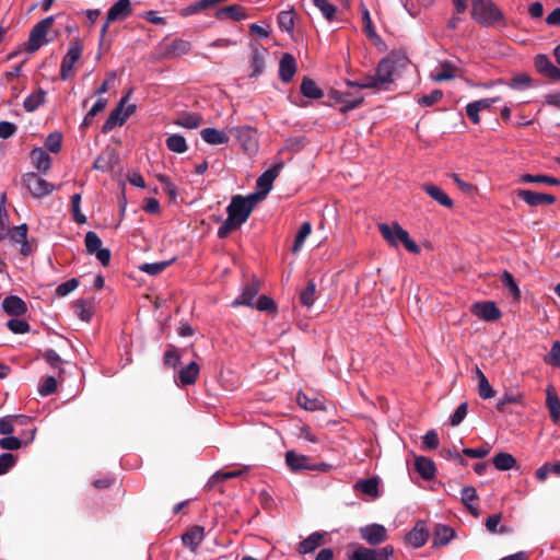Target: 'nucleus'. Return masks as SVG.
<instances>
[{
	"label": "nucleus",
	"mask_w": 560,
	"mask_h": 560,
	"mask_svg": "<svg viewBox=\"0 0 560 560\" xmlns=\"http://www.w3.org/2000/svg\"><path fill=\"white\" fill-rule=\"evenodd\" d=\"M258 202V194H249L247 196H233L230 205L226 207L228 218L218 229V237L225 238L233 231L240 229L247 221Z\"/></svg>",
	"instance_id": "nucleus-1"
},
{
	"label": "nucleus",
	"mask_w": 560,
	"mask_h": 560,
	"mask_svg": "<svg viewBox=\"0 0 560 560\" xmlns=\"http://www.w3.org/2000/svg\"><path fill=\"white\" fill-rule=\"evenodd\" d=\"M377 229L389 246L397 248L400 244H402L409 253H420L419 245L410 238L408 231L402 229L399 223H378Z\"/></svg>",
	"instance_id": "nucleus-2"
},
{
	"label": "nucleus",
	"mask_w": 560,
	"mask_h": 560,
	"mask_svg": "<svg viewBox=\"0 0 560 560\" xmlns=\"http://www.w3.org/2000/svg\"><path fill=\"white\" fill-rule=\"evenodd\" d=\"M471 18L482 26L504 25V15L492 0H472Z\"/></svg>",
	"instance_id": "nucleus-3"
},
{
	"label": "nucleus",
	"mask_w": 560,
	"mask_h": 560,
	"mask_svg": "<svg viewBox=\"0 0 560 560\" xmlns=\"http://www.w3.org/2000/svg\"><path fill=\"white\" fill-rule=\"evenodd\" d=\"M131 91H129L117 104V106L110 112L109 116L105 120L102 131L107 133L117 126H122L125 121L135 113L136 105L130 104L125 108L127 100L130 97Z\"/></svg>",
	"instance_id": "nucleus-4"
},
{
	"label": "nucleus",
	"mask_w": 560,
	"mask_h": 560,
	"mask_svg": "<svg viewBox=\"0 0 560 560\" xmlns=\"http://www.w3.org/2000/svg\"><path fill=\"white\" fill-rule=\"evenodd\" d=\"M55 19L54 16H47L36 23L33 28L31 30L30 37H28V44L26 50L28 52H35L38 50L42 46L48 43L47 39V33L51 25L54 24Z\"/></svg>",
	"instance_id": "nucleus-5"
},
{
	"label": "nucleus",
	"mask_w": 560,
	"mask_h": 560,
	"mask_svg": "<svg viewBox=\"0 0 560 560\" xmlns=\"http://www.w3.org/2000/svg\"><path fill=\"white\" fill-rule=\"evenodd\" d=\"M132 13L131 1L130 0H118L115 2L106 14L105 23L101 28V38H104L109 24L116 21H124Z\"/></svg>",
	"instance_id": "nucleus-6"
},
{
	"label": "nucleus",
	"mask_w": 560,
	"mask_h": 560,
	"mask_svg": "<svg viewBox=\"0 0 560 560\" xmlns=\"http://www.w3.org/2000/svg\"><path fill=\"white\" fill-rule=\"evenodd\" d=\"M84 243L89 255H95L96 259L100 260L103 266L109 264L110 250L102 247V240L95 232L89 231L85 234Z\"/></svg>",
	"instance_id": "nucleus-7"
},
{
	"label": "nucleus",
	"mask_w": 560,
	"mask_h": 560,
	"mask_svg": "<svg viewBox=\"0 0 560 560\" xmlns=\"http://www.w3.org/2000/svg\"><path fill=\"white\" fill-rule=\"evenodd\" d=\"M83 47L79 42L70 43L60 66V78L66 81L72 75L74 63L81 58Z\"/></svg>",
	"instance_id": "nucleus-8"
},
{
	"label": "nucleus",
	"mask_w": 560,
	"mask_h": 560,
	"mask_svg": "<svg viewBox=\"0 0 560 560\" xmlns=\"http://www.w3.org/2000/svg\"><path fill=\"white\" fill-rule=\"evenodd\" d=\"M23 183L30 194L36 198L49 195L54 190V185L48 183L35 173H27L23 177Z\"/></svg>",
	"instance_id": "nucleus-9"
},
{
	"label": "nucleus",
	"mask_w": 560,
	"mask_h": 560,
	"mask_svg": "<svg viewBox=\"0 0 560 560\" xmlns=\"http://www.w3.org/2000/svg\"><path fill=\"white\" fill-rule=\"evenodd\" d=\"M285 464L294 472L302 470H325L327 467L326 464L312 465L307 456L298 454L294 451H288L285 453Z\"/></svg>",
	"instance_id": "nucleus-10"
},
{
	"label": "nucleus",
	"mask_w": 560,
	"mask_h": 560,
	"mask_svg": "<svg viewBox=\"0 0 560 560\" xmlns=\"http://www.w3.org/2000/svg\"><path fill=\"white\" fill-rule=\"evenodd\" d=\"M393 552L394 548L392 546H385L378 549L360 547L354 550L349 560H389Z\"/></svg>",
	"instance_id": "nucleus-11"
},
{
	"label": "nucleus",
	"mask_w": 560,
	"mask_h": 560,
	"mask_svg": "<svg viewBox=\"0 0 560 560\" xmlns=\"http://www.w3.org/2000/svg\"><path fill=\"white\" fill-rule=\"evenodd\" d=\"M282 164L279 163L271 168L265 171L256 180V187L259 195V201L262 200L267 194L271 190L275 179L279 176Z\"/></svg>",
	"instance_id": "nucleus-12"
},
{
	"label": "nucleus",
	"mask_w": 560,
	"mask_h": 560,
	"mask_svg": "<svg viewBox=\"0 0 560 560\" xmlns=\"http://www.w3.org/2000/svg\"><path fill=\"white\" fill-rule=\"evenodd\" d=\"M260 291V281L256 278H253L248 283H246L241 294L237 299L232 302V306L246 305L254 307L255 298Z\"/></svg>",
	"instance_id": "nucleus-13"
},
{
	"label": "nucleus",
	"mask_w": 560,
	"mask_h": 560,
	"mask_svg": "<svg viewBox=\"0 0 560 560\" xmlns=\"http://www.w3.org/2000/svg\"><path fill=\"white\" fill-rule=\"evenodd\" d=\"M396 69V62L394 60V56L389 55L385 58H383L377 67H376V73L374 77L376 78L380 86L383 84L392 83L393 82V74Z\"/></svg>",
	"instance_id": "nucleus-14"
},
{
	"label": "nucleus",
	"mask_w": 560,
	"mask_h": 560,
	"mask_svg": "<svg viewBox=\"0 0 560 560\" xmlns=\"http://www.w3.org/2000/svg\"><path fill=\"white\" fill-rule=\"evenodd\" d=\"M471 313L487 322H493L501 317V311L494 302H477L471 306Z\"/></svg>",
	"instance_id": "nucleus-15"
},
{
	"label": "nucleus",
	"mask_w": 560,
	"mask_h": 560,
	"mask_svg": "<svg viewBox=\"0 0 560 560\" xmlns=\"http://www.w3.org/2000/svg\"><path fill=\"white\" fill-rule=\"evenodd\" d=\"M360 535L370 545H378L387 539V530L381 524L361 527Z\"/></svg>",
	"instance_id": "nucleus-16"
},
{
	"label": "nucleus",
	"mask_w": 560,
	"mask_h": 560,
	"mask_svg": "<svg viewBox=\"0 0 560 560\" xmlns=\"http://www.w3.org/2000/svg\"><path fill=\"white\" fill-rule=\"evenodd\" d=\"M517 196L530 207L552 205L556 202V197L553 195L536 192L526 189L518 190Z\"/></svg>",
	"instance_id": "nucleus-17"
},
{
	"label": "nucleus",
	"mask_w": 560,
	"mask_h": 560,
	"mask_svg": "<svg viewBox=\"0 0 560 560\" xmlns=\"http://www.w3.org/2000/svg\"><path fill=\"white\" fill-rule=\"evenodd\" d=\"M268 55V50L260 45L252 46V59L250 68L252 72L249 77L255 78L260 75L265 70V59Z\"/></svg>",
	"instance_id": "nucleus-18"
},
{
	"label": "nucleus",
	"mask_w": 560,
	"mask_h": 560,
	"mask_svg": "<svg viewBox=\"0 0 560 560\" xmlns=\"http://www.w3.org/2000/svg\"><path fill=\"white\" fill-rule=\"evenodd\" d=\"M429 538V530L423 521L418 522L415 527L407 534L406 541L413 548L422 547Z\"/></svg>",
	"instance_id": "nucleus-19"
},
{
	"label": "nucleus",
	"mask_w": 560,
	"mask_h": 560,
	"mask_svg": "<svg viewBox=\"0 0 560 560\" xmlns=\"http://www.w3.org/2000/svg\"><path fill=\"white\" fill-rule=\"evenodd\" d=\"M535 67L538 72L551 80H560V69L556 67L546 55H537Z\"/></svg>",
	"instance_id": "nucleus-20"
},
{
	"label": "nucleus",
	"mask_w": 560,
	"mask_h": 560,
	"mask_svg": "<svg viewBox=\"0 0 560 560\" xmlns=\"http://www.w3.org/2000/svg\"><path fill=\"white\" fill-rule=\"evenodd\" d=\"M296 72V60L291 54H283L279 62V77L282 82H290Z\"/></svg>",
	"instance_id": "nucleus-21"
},
{
	"label": "nucleus",
	"mask_w": 560,
	"mask_h": 560,
	"mask_svg": "<svg viewBox=\"0 0 560 560\" xmlns=\"http://www.w3.org/2000/svg\"><path fill=\"white\" fill-rule=\"evenodd\" d=\"M118 161V155L114 149L107 148L94 161L93 168L101 172L112 171L115 163Z\"/></svg>",
	"instance_id": "nucleus-22"
},
{
	"label": "nucleus",
	"mask_w": 560,
	"mask_h": 560,
	"mask_svg": "<svg viewBox=\"0 0 560 560\" xmlns=\"http://www.w3.org/2000/svg\"><path fill=\"white\" fill-rule=\"evenodd\" d=\"M203 538L205 528L201 526H194L182 536V541L190 551L196 552Z\"/></svg>",
	"instance_id": "nucleus-23"
},
{
	"label": "nucleus",
	"mask_w": 560,
	"mask_h": 560,
	"mask_svg": "<svg viewBox=\"0 0 560 560\" xmlns=\"http://www.w3.org/2000/svg\"><path fill=\"white\" fill-rule=\"evenodd\" d=\"M2 308L9 315L20 316L27 312L26 303L16 295H10L2 301Z\"/></svg>",
	"instance_id": "nucleus-24"
},
{
	"label": "nucleus",
	"mask_w": 560,
	"mask_h": 560,
	"mask_svg": "<svg viewBox=\"0 0 560 560\" xmlns=\"http://www.w3.org/2000/svg\"><path fill=\"white\" fill-rule=\"evenodd\" d=\"M31 160L34 167L40 172L46 173L51 165V158L43 148H35L31 152Z\"/></svg>",
	"instance_id": "nucleus-25"
},
{
	"label": "nucleus",
	"mask_w": 560,
	"mask_h": 560,
	"mask_svg": "<svg viewBox=\"0 0 560 560\" xmlns=\"http://www.w3.org/2000/svg\"><path fill=\"white\" fill-rule=\"evenodd\" d=\"M200 373V368L198 363L190 362L186 366H183L178 371V381L182 386H188L196 383Z\"/></svg>",
	"instance_id": "nucleus-26"
},
{
	"label": "nucleus",
	"mask_w": 560,
	"mask_h": 560,
	"mask_svg": "<svg viewBox=\"0 0 560 560\" xmlns=\"http://www.w3.org/2000/svg\"><path fill=\"white\" fill-rule=\"evenodd\" d=\"M455 536V530L446 525L438 524L434 527L432 544L434 547L446 546Z\"/></svg>",
	"instance_id": "nucleus-27"
},
{
	"label": "nucleus",
	"mask_w": 560,
	"mask_h": 560,
	"mask_svg": "<svg viewBox=\"0 0 560 560\" xmlns=\"http://www.w3.org/2000/svg\"><path fill=\"white\" fill-rule=\"evenodd\" d=\"M415 468L424 480H431L435 476V465L433 460L424 456H418L415 459Z\"/></svg>",
	"instance_id": "nucleus-28"
},
{
	"label": "nucleus",
	"mask_w": 560,
	"mask_h": 560,
	"mask_svg": "<svg viewBox=\"0 0 560 560\" xmlns=\"http://www.w3.org/2000/svg\"><path fill=\"white\" fill-rule=\"evenodd\" d=\"M336 102L340 104V112L347 113L359 107L363 103V96H353L349 93H338L335 97Z\"/></svg>",
	"instance_id": "nucleus-29"
},
{
	"label": "nucleus",
	"mask_w": 560,
	"mask_h": 560,
	"mask_svg": "<svg viewBox=\"0 0 560 560\" xmlns=\"http://www.w3.org/2000/svg\"><path fill=\"white\" fill-rule=\"evenodd\" d=\"M200 136L202 140L209 144H226L230 140L229 136L215 128H205L201 130Z\"/></svg>",
	"instance_id": "nucleus-30"
},
{
	"label": "nucleus",
	"mask_w": 560,
	"mask_h": 560,
	"mask_svg": "<svg viewBox=\"0 0 560 560\" xmlns=\"http://www.w3.org/2000/svg\"><path fill=\"white\" fill-rule=\"evenodd\" d=\"M423 190L441 206L446 208L453 207V200L440 187L432 184H425L423 185Z\"/></svg>",
	"instance_id": "nucleus-31"
},
{
	"label": "nucleus",
	"mask_w": 560,
	"mask_h": 560,
	"mask_svg": "<svg viewBox=\"0 0 560 560\" xmlns=\"http://www.w3.org/2000/svg\"><path fill=\"white\" fill-rule=\"evenodd\" d=\"M230 131L240 140L243 141L245 150H250L255 147V140L253 139L254 130L248 126L233 127Z\"/></svg>",
	"instance_id": "nucleus-32"
},
{
	"label": "nucleus",
	"mask_w": 560,
	"mask_h": 560,
	"mask_svg": "<svg viewBox=\"0 0 560 560\" xmlns=\"http://www.w3.org/2000/svg\"><path fill=\"white\" fill-rule=\"evenodd\" d=\"M546 405L548 407L551 420L557 423L560 421V399L550 386L547 388Z\"/></svg>",
	"instance_id": "nucleus-33"
},
{
	"label": "nucleus",
	"mask_w": 560,
	"mask_h": 560,
	"mask_svg": "<svg viewBox=\"0 0 560 560\" xmlns=\"http://www.w3.org/2000/svg\"><path fill=\"white\" fill-rule=\"evenodd\" d=\"M174 124L186 129H196L202 124V117L197 113H183Z\"/></svg>",
	"instance_id": "nucleus-34"
},
{
	"label": "nucleus",
	"mask_w": 560,
	"mask_h": 560,
	"mask_svg": "<svg viewBox=\"0 0 560 560\" xmlns=\"http://www.w3.org/2000/svg\"><path fill=\"white\" fill-rule=\"evenodd\" d=\"M45 96L46 92L40 88L37 89L24 100V109L28 113L35 112L40 105L45 103Z\"/></svg>",
	"instance_id": "nucleus-35"
},
{
	"label": "nucleus",
	"mask_w": 560,
	"mask_h": 560,
	"mask_svg": "<svg viewBox=\"0 0 560 560\" xmlns=\"http://www.w3.org/2000/svg\"><path fill=\"white\" fill-rule=\"evenodd\" d=\"M324 535L320 533H313L307 538L302 540L299 545L300 553H310L317 549L323 542Z\"/></svg>",
	"instance_id": "nucleus-36"
},
{
	"label": "nucleus",
	"mask_w": 560,
	"mask_h": 560,
	"mask_svg": "<svg viewBox=\"0 0 560 560\" xmlns=\"http://www.w3.org/2000/svg\"><path fill=\"white\" fill-rule=\"evenodd\" d=\"M354 489L370 497H378V480L377 478L361 479L354 485Z\"/></svg>",
	"instance_id": "nucleus-37"
},
{
	"label": "nucleus",
	"mask_w": 560,
	"mask_h": 560,
	"mask_svg": "<svg viewBox=\"0 0 560 560\" xmlns=\"http://www.w3.org/2000/svg\"><path fill=\"white\" fill-rule=\"evenodd\" d=\"M224 16L230 18L234 21H242L247 18V14L245 8L237 4H233L222 8L217 12L218 19H222Z\"/></svg>",
	"instance_id": "nucleus-38"
},
{
	"label": "nucleus",
	"mask_w": 560,
	"mask_h": 560,
	"mask_svg": "<svg viewBox=\"0 0 560 560\" xmlns=\"http://www.w3.org/2000/svg\"><path fill=\"white\" fill-rule=\"evenodd\" d=\"M492 463L498 470L506 471L515 467L516 459L510 453L501 452L493 457Z\"/></svg>",
	"instance_id": "nucleus-39"
},
{
	"label": "nucleus",
	"mask_w": 560,
	"mask_h": 560,
	"mask_svg": "<svg viewBox=\"0 0 560 560\" xmlns=\"http://www.w3.org/2000/svg\"><path fill=\"white\" fill-rule=\"evenodd\" d=\"M455 66L451 62L445 61L441 63L440 70L431 73V79L434 82L448 81L455 78Z\"/></svg>",
	"instance_id": "nucleus-40"
},
{
	"label": "nucleus",
	"mask_w": 560,
	"mask_h": 560,
	"mask_svg": "<svg viewBox=\"0 0 560 560\" xmlns=\"http://www.w3.org/2000/svg\"><path fill=\"white\" fill-rule=\"evenodd\" d=\"M300 90L305 97L313 100H318L324 95V92L317 86L315 81L308 78L303 79Z\"/></svg>",
	"instance_id": "nucleus-41"
},
{
	"label": "nucleus",
	"mask_w": 560,
	"mask_h": 560,
	"mask_svg": "<svg viewBox=\"0 0 560 560\" xmlns=\"http://www.w3.org/2000/svg\"><path fill=\"white\" fill-rule=\"evenodd\" d=\"M106 104H107V100L106 98H98L94 103V105L91 107V109L88 112V114L85 115L83 121L81 122L80 128L82 130L88 129L90 127V125L92 124L93 117H95L98 113L104 110L105 107H106Z\"/></svg>",
	"instance_id": "nucleus-42"
},
{
	"label": "nucleus",
	"mask_w": 560,
	"mask_h": 560,
	"mask_svg": "<svg viewBox=\"0 0 560 560\" xmlns=\"http://www.w3.org/2000/svg\"><path fill=\"white\" fill-rule=\"evenodd\" d=\"M501 282H502L503 287L509 290V292L511 293L513 299L515 301H518L521 298V290L514 279V277L512 276V273L510 271L504 270L502 272Z\"/></svg>",
	"instance_id": "nucleus-43"
},
{
	"label": "nucleus",
	"mask_w": 560,
	"mask_h": 560,
	"mask_svg": "<svg viewBox=\"0 0 560 560\" xmlns=\"http://www.w3.org/2000/svg\"><path fill=\"white\" fill-rule=\"evenodd\" d=\"M296 401L299 406L305 410L315 411L324 409L322 400L317 398H310L302 392L298 394Z\"/></svg>",
	"instance_id": "nucleus-44"
},
{
	"label": "nucleus",
	"mask_w": 560,
	"mask_h": 560,
	"mask_svg": "<svg viewBox=\"0 0 560 560\" xmlns=\"http://www.w3.org/2000/svg\"><path fill=\"white\" fill-rule=\"evenodd\" d=\"M74 312L75 314L84 322H89L93 316V306L92 303L86 300L80 299L74 302Z\"/></svg>",
	"instance_id": "nucleus-45"
},
{
	"label": "nucleus",
	"mask_w": 560,
	"mask_h": 560,
	"mask_svg": "<svg viewBox=\"0 0 560 560\" xmlns=\"http://www.w3.org/2000/svg\"><path fill=\"white\" fill-rule=\"evenodd\" d=\"M476 374L478 377V393L479 396L483 399H489L494 396V390L488 382L485 374L477 368Z\"/></svg>",
	"instance_id": "nucleus-46"
},
{
	"label": "nucleus",
	"mask_w": 560,
	"mask_h": 560,
	"mask_svg": "<svg viewBox=\"0 0 560 560\" xmlns=\"http://www.w3.org/2000/svg\"><path fill=\"white\" fill-rule=\"evenodd\" d=\"M311 232H312V225L310 222H304L300 226V229L295 235V238H294V244L292 247L293 253H298L301 250V248L304 245L305 240L310 236Z\"/></svg>",
	"instance_id": "nucleus-47"
},
{
	"label": "nucleus",
	"mask_w": 560,
	"mask_h": 560,
	"mask_svg": "<svg viewBox=\"0 0 560 560\" xmlns=\"http://www.w3.org/2000/svg\"><path fill=\"white\" fill-rule=\"evenodd\" d=\"M166 147L168 150L175 153H184L187 151L186 139L182 135H172L166 139Z\"/></svg>",
	"instance_id": "nucleus-48"
},
{
	"label": "nucleus",
	"mask_w": 560,
	"mask_h": 560,
	"mask_svg": "<svg viewBox=\"0 0 560 560\" xmlns=\"http://www.w3.org/2000/svg\"><path fill=\"white\" fill-rule=\"evenodd\" d=\"M502 515L500 513L492 514L486 520V528L491 534H505L509 533L506 526H500Z\"/></svg>",
	"instance_id": "nucleus-49"
},
{
	"label": "nucleus",
	"mask_w": 560,
	"mask_h": 560,
	"mask_svg": "<svg viewBox=\"0 0 560 560\" xmlns=\"http://www.w3.org/2000/svg\"><path fill=\"white\" fill-rule=\"evenodd\" d=\"M314 5L320 11L327 21H332L336 16L337 8L329 0H313Z\"/></svg>",
	"instance_id": "nucleus-50"
},
{
	"label": "nucleus",
	"mask_w": 560,
	"mask_h": 560,
	"mask_svg": "<svg viewBox=\"0 0 560 560\" xmlns=\"http://www.w3.org/2000/svg\"><path fill=\"white\" fill-rule=\"evenodd\" d=\"M521 182L523 183H533V184H548V185H559L560 180L556 177H551L548 175H532L525 174L521 177Z\"/></svg>",
	"instance_id": "nucleus-51"
},
{
	"label": "nucleus",
	"mask_w": 560,
	"mask_h": 560,
	"mask_svg": "<svg viewBox=\"0 0 560 560\" xmlns=\"http://www.w3.org/2000/svg\"><path fill=\"white\" fill-rule=\"evenodd\" d=\"M243 472L244 470L217 471L214 475L211 476L207 486L209 488H213L219 482L242 476Z\"/></svg>",
	"instance_id": "nucleus-52"
},
{
	"label": "nucleus",
	"mask_w": 560,
	"mask_h": 560,
	"mask_svg": "<svg viewBox=\"0 0 560 560\" xmlns=\"http://www.w3.org/2000/svg\"><path fill=\"white\" fill-rule=\"evenodd\" d=\"M191 44L188 40L176 38L172 42L168 48V54L173 56L186 55L190 51Z\"/></svg>",
	"instance_id": "nucleus-53"
},
{
	"label": "nucleus",
	"mask_w": 560,
	"mask_h": 560,
	"mask_svg": "<svg viewBox=\"0 0 560 560\" xmlns=\"http://www.w3.org/2000/svg\"><path fill=\"white\" fill-rule=\"evenodd\" d=\"M172 261L173 260L151 262V264L145 262V264H142L139 266V270H141L148 275L155 276V275H159L162 271H164L171 265Z\"/></svg>",
	"instance_id": "nucleus-54"
},
{
	"label": "nucleus",
	"mask_w": 560,
	"mask_h": 560,
	"mask_svg": "<svg viewBox=\"0 0 560 560\" xmlns=\"http://www.w3.org/2000/svg\"><path fill=\"white\" fill-rule=\"evenodd\" d=\"M278 24L282 31L291 32L294 27V11H281L278 15Z\"/></svg>",
	"instance_id": "nucleus-55"
},
{
	"label": "nucleus",
	"mask_w": 560,
	"mask_h": 560,
	"mask_svg": "<svg viewBox=\"0 0 560 560\" xmlns=\"http://www.w3.org/2000/svg\"><path fill=\"white\" fill-rule=\"evenodd\" d=\"M347 85L351 88H359V89H376L380 88V84L374 75H365L360 80L355 81H347Z\"/></svg>",
	"instance_id": "nucleus-56"
},
{
	"label": "nucleus",
	"mask_w": 560,
	"mask_h": 560,
	"mask_svg": "<svg viewBox=\"0 0 560 560\" xmlns=\"http://www.w3.org/2000/svg\"><path fill=\"white\" fill-rule=\"evenodd\" d=\"M81 203V194H74L71 197V212L73 215V220L78 224H84L86 223V217L81 212L80 209Z\"/></svg>",
	"instance_id": "nucleus-57"
},
{
	"label": "nucleus",
	"mask_w": 560,
	"mask_h": 560,
	"mask_svg": "<svg viewBox=\"0 0 560 560\" xmlns=\"http://www.w3.org/2000/svg\"><path fill=\"white\" fill-rule=\"evenodd\" d=\"M163 362L165 366L176 368L180 362V355L177 351V348L173 345H168L167 349L163 357Z\"/></svg>",
	"instance_id": "nucleus-58"
},
{
	"label": "nucleus",
	"mask_w": 560,
	"mask_h": 560,
	"mask_svg": "<svg viewBox=\"0 0 560 560\" xmlns=\"http://www.w3.org/2000/svg\"><path fill=\"white\" fill-rule=\"evenodd\" d=\"M316 284L313 280L307 282L306 288L300 293V301L305 306H312L315 301Z\"/></svg>",
	"instance_id": "nucleus-59"
},
{
	"label": "nucleus",
	"mask_w": 560,
	"mask_h": 560,
	"mask_svg": "<svg viewBox=\"0 0 560 560\" xmlns=\"http://www.w3.org/2000/svg\"><path fill=\"white\" fill-rule=\"evenodd\" d=\"M43 358L46 362L52 368L59 371V375L63 372L62 364L63 360L60 355L52 349H48L43 353Z\"/></svg>",
	"instance_id": "nucleus-60"
},
{
	"label": "nucleus",
	"mask_w": 560,
	"mask_h": 560,
	"mask_svg": "<svg viewBox=\"0 0 560 560\" xmlns=\"http://www.w3.org/2000/svg\"><path fill=\"white\" fill-rule=\"evenodd\" d=\"M27 418L24 416H15L10 419H7V418L0 419V434L9 435V434L13 433L14 427H13L12 420L20 422V423H24V421Z\"/></svg>",
	"instance_id": "nucleus-61"
},
{
	"label": "nucleus",
	"mask_w": 560,
	"mask_h": 560,
	"mask_svg": "<svg viewBox=\"0 0 560 560\" xmlns=\"http://www.w3.org/2000/svg\"><path fill=\"white\" fill-rule=\"evenodd\" d=\"M62 135L60 132H51L45 141V147L52 153H58L61 149Z\"/></svg>",
	"instance_id": "nucleus-62"
},
{
	"label": "nucleus",
	"mask_w": 560,
	"mask_h": 560,
	"mask_svg": "<svg viewBox=\"0 0 560 560\" xmlns=\"http://www.w3.org/2000/svg\"><path fill=\"white\" fill-rule=\"evenodd\" d=\"M442 97L443 92L441 90H433L430 94L418 97V104L423 107L431 106L440 102Z\"/></svg>",
	"instance_id": "nucleus-63"
},
{
	"label": "nucleus",
	"mask_w": 560,
	"mask_h": 560,
	"mask_svg": "<svg viewBox=\"0 0 560 560\" xmlns=\"http://www.w3.org/2000/svg\"><path fill=\"white\" fill-rule=\"evenodd\" d=\"M254 307H256L258 311L269 313L275 312L277 308L275 301L267 295L259 296L258 300L255 302Z\"/></svg>",
	"instance_id": "nucleus-64"
}]
</instances>
